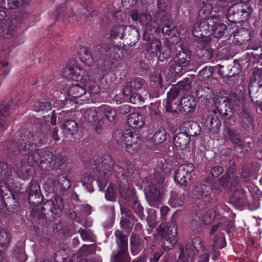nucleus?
<instances>
[{
    "mask_svg": "<svg viewBox=\"0 0 262 262\" xmlns=\"http://www.w3.org/2000/svg\"><path fill=\"white\" fill-rule=\"evenodd\" d=\"M113 173L117 177L123 176L124 169L120 165L115 164L111 157L104 156L101 163L98 164L95 174L99 181L103 182Z\"/></svg>",
    "mask_w": 262,
    "mask_h": 262,
    "instance_id": "f257e3e1",
    "label": "nucleus"
},
{
    "mask_svg": "<svg viewBox=\"0 0 262 262\" xmlns=\"http://www.w3.org/2000/svg\"><path fill=\"white\" fill-rule=\"evenodd\" d=\"M250 97L252 101L257 105L262 111V71L255 69L248 85Z\"/></svg>",
    "mask_w": 262,
    "mask_h": 262,
    "instance_id": "f03ea898",
    "label": "nucleus"
},
{
    "mask_svg": "<svg viewBox=\"0 0 262 262\" xmlns=\"http://www.w3.org/2000/svg\"><path fill=\"white\" fill-rule=\"evenodd\" d=\"M61 75L68 79L83 83L89 79L88 72L81 68L75 59L70 60L61 72Z\"/></svg>",
    "mask_w": 262,
    "mask_h": 262,
    "instance_id": "7ed1b4c3",
    "label": "nucleus"
},
{
    "mask_svg": "<svg viewBox=\"0 0 262 262\" xmlns=\"http://www.w3.org/2000/svg\"><path fill=\"white\" fill-rule=\"evenodd\" d=\"M111 37L113 39H124L126 43L130 46L134 45L139 38L138 32L135 28L124 25L114 26L111 30Z\"/></svg>",
    "mask_w": 262,
    "mask_h": 262,
    "instance_id": "20e7f679",
    "label": "nucleus"
},
{
    "mask_svg": "<svg viewBox=\"0 0 262 262\" xmlns=\"http://www.w3.org/2000/svg\"><path fill=\"white\" fill-rule=\"evenodd\" d=\"M29 161L38 164L39 167L43 170L50 171L55 168L56 166V158L54 155L48 151H45L42 156L37 151H33L28 155Z\"/></svg>",
    "mask_w": 262,
    "mask_h": 262,
    "instance_id": "39448f33",
    "label": "nucleus"
},
{
    "mask_svg": "<svg viewBox=\"0 0 262 262\" xmlns=\"http://www.w3.org/2000/svg\"><path fill=\"white\" fill-rule=\"evenodd\" d=\"M159 234L164 238L162 246L164 249H171L177 243L176 235L177 228L174 223L168 226L164 223H161L157 229Z\"/></svg>",
    "mask_w": 262,
    "mask_h": 262,
    "instance_id": "423d86ee",
    "label": "nucleus"
},
{
    "mask_svg": "<svg viewBox=\"0 0 262 262\" xmlns=\"http://www.w3.org/2000/svg\"><path fill=\"white\" fill-rule=\"evenodd\" d=\"M118 246L117 253L112 257V262H129L127 252V238L121 231L117 230L115 233Z\"/></svg>",
    "mask_w": 262,
    "mask_h": 262,
    "instance_id": "0eeeda50",
    "label": "nucleus"
},
{
    "mask_svg": "<svg viewBox=\"0 0 262 262\" xmlns=\"http://www.w3.org/2000/svg\"><path fill=\"white\" fill-rule=\"evenodd\" d=\"M190 60L189 51H180L173 58L174 63L170 66L169 71L174 76L179 75L182 71L183 67L187 66Z\"/></svg>",
    "mask_w": 262,
    "mask_h": 262,
    "instance_id": "6e6552de",
    "label": "nucleus"
},
{
    "mask_svg": "<svg viewBox=\"0 0 262 262\" xmlns=\"http://www.w3.org/2000/svg\"><path fill=\"white\" fill-rule=\"evenodd\" d=\"M194 170V166L190 163L180 165L175 172L174 179L176 183L180 187L185 186L190 179L191 173Z\"/></svg>",
    "mask_w": 262,
    "mask_h": 262,
    "instance_id": "1a4fd4ad",
    "label": "nucleus"
},
{
    "mask_svg": "<svg viewBox=\"0 0 262 262\" xmlns=\"http://www.w3.org/2000/svg\"><path fill=\"white\" fill-rule=\"evenodd\" d=\"M121 141L125 145L126 150L130 154L140 147V139L137 135L129 130H124L121 136Z\"/></svg>",
    "mask_w": 262,
    "mask_h": 262,
    "instance_id": "9d476101",
    "label": "nucleus"
},
{
    "mask_svg": "<svg viewBox=\"0 0 262 262\" xmlns=\"http://www.w3.org/2000/svg\"><path fill=\"white\" fill-rule=\"evenodd\" d=\"M214 17L204 19L194 26L193 34L198 38L207 37L212 34V28L214 24Z\"/></svg>",
    "mask_w": 262,
    "mask_h": 262,
    "instance_id": "9b49d317",
    "label": "nucleus"
},
{
    "mask_svg": "<svg viewBox=\"0 0 262 262\" xmlns=\"http://www.w3.org/2000/svg\"><path fill=\"white\" fill-rule=\"evenodd\" d=\"M144 191L149 204L151 206L158 207L162 202V195L160 191L151 183L145 186Z\"/></svg>",
    "mask_w": 262,
    "mask_h": 262,
    "instance_id": "f8f14e48",
    "label": "nucleus"
},
{
    "mask_svg": "<svg viewBox=\"0 0 262 262\" xmlns=\"http://www.w3.org/2000/svg\"><path fill=\"white\" fill-rule=\"evenodd\" d=\"M221 122L216 115V110L210 112L206 118L204 125L205 128L213 134L218 132Z\"/></svg>",
    "mask_w": 262,
    "mask_h": 262,
    "instance_id": "ddd939ff",
    "label": "nucleus"
},
{
    "mask_svg": "<svg viewBox=\"0 0 262 262\" xmlns=\"http://www.w3.org/2000/svg\"><path fill=\"white\" fill-rule=\"evenodd\" d=\"M53 186L52 191L64 192L71 186V181L66 174H58L56 180L53 181Z\"/></svg>",
    "mask_w": 262,
    "mask_h": 262,
    "instance_id": "4468645a",
    "label": "nucleus"
},
{
    "mask_svg": "<svg viewBox=\"0 0 262 262\" xmlns=\"http://www.w3.org/2000/svg\"><path fill=\"white\" fill-rule=\"evenodd\" d=\"M143 37L146 40V51L150 54L157 56L161 48V42L158 39L150 36L144 35Z\"/></svg>",
    "mask_w": 262,
    "mask_h": 262,
    "instance_id": "2eb2a0df",
    "label": "nucleus"
},
{
    "mask_svg": "<svg viewBox=\"0 0 262 262\" xmlns=\"http://www.w3.org/2000/svg\"><path fill=\"white\" fill-rule=\"evenodd\" d=\"M190 140V138L181 130L173 138V144L178 150L186 149L189 145Z\"/></svg>",
    "mask_w": 262,
    "mask_h": 262,
    "instance_id": "dca6fc26",
    "label": "nucleus"
},
{
    "mask_svg": "<svg viewBox=\"0 0 262 262\" xmlns=\"http://www.w3.org/2000/svg\"><path fill=\"white\" fill-rule=\"evenodd\" d=\"M180 130L184 132L190 138V137H193L199 135L200 133L201 128L199 125L196 122L194 121H186L181 125Z\"/></svg>",
    "mask_w": 262,
    "mask_h": 262,
    "instance_id": "f3484780",
    "label": "nucleus"
},
{
    "mask_svg": "<svg viewBox=\"0 0 262 262\" xmlns=\"http://www.w3.org/2000/svg\"><path fill=\"white\" fill-rule=\"evenodd\" d=\"M211 192L212 189L210 186L200 184L193 188L191 192V196L195 199H203L209 195Z\"/></svg>",
    "mask_w": 262,
    "mask_h": 262,
    "instance_id": "a211bd4d",
    "label": "nucleus"
},
{
    "mask_svg": "<svg viewBox=\"0 0 262 262\" xmlns=\"http://www.w3.org/2000/svg\"><path fill=\"white\" fill-rule=\"evenodd\" d=\"M11 235L9 231L4 228L0 229V257L3 253L6 255L5 251L7 250L10 245Z\"/></svg>",
    "mask_w": 262,
    "mask_h": 262,
    "instance_id": "6ab92c4d",
    "label": "nucleus"
},
{
    "mask_svg": "<svg viewBox=\"0 0 262 262\" xmlns=\"http://www.w3.org/2000/svg\"><path fill=\"white\" fill-rule=\"evenodd\" d=\"M194 252L193 247L189 244L186 245L185 249L181 248V252L177 262H193Z\"/></svg>",
    "mask_w": 262,
    "mask_h": 262,
    "instance_id": "aec40b11",
    "label": "nucleus"
},
{
    "mask_svg": "<svg viewBox=\"0 0 262 262\" xmlns=\"http://www.w3.org/2000/svg\"><path fill=\"white\" fill-rule=\"evenodd\" d=\"M82 117L90 123L96 122L99 119L101 115V109L99 107L90 108L81 111Z\"/></svg>",
    "mask_w": 262,
    "mask_h": 262,
    "instance_id": "412c9836",
    "label": "nucleus"
},
{
    "mask_svg": "<svg viewBox=\"0 0 262 262\" xmlns=\"http://www.w3.org/2000/svg\"><path fill=\"white\" fill-rule=\"evenodd\" d=\"M179 103V107H182L183 111L186 113L193 111L196 106L194 98L189 95L183 96Z\"/></svg>",
    "mask_w": 262,
    "mask_h": 262,
    "instance_id": "4be33fe9",
    "label": "nucleus"
},
{
    "mask_svg": "<svg viewBox=\"0 0 262 262\" xmlns=\"http://www.w3.org/2000/svg\"><path fill=\"white\" fill-rule=\"evenodd\" d=\"M217 100H221L231 106V105H235L239 102V98L234 93L222 92L217 94Z\"/></svg>",
    "mask_w": 262,
    "mask_h": 262,
    "instance_id": "5701e85b",
    "label": "nucleus"
},
{
    "mask_svg": "<svg viewBox=\"0 0 262 262\" xmlns=\"http://www.w3.org/2000/svg\"><path fill=\"white\" fill-rule=\"evenodd\" d=\"M145 123L143 116L139 113H131L128 116L127 123L134 128H140Z\"/></svg>",
    "mask_w": 262,
    "mask_h": 262,
    "instance_id": "b1692460",
    "label": "nucleus"
},
{
    "mask_svg": "<svg viewBox=\"0 0 262 262\" xmlns=\"http://www.w3.org/2000/svg\"><path fill=\"white\" fill-rule=\"evenodd\" d=\"M161 21L162 26V31L164 34L168 36H174L176 35V29L172 27V20L170 17L158 18Z\"/></svg>",
    "mask_w": 262,
    "mask_h": 262,
    "instance_id": "393cba45",
    "label": "nucleus"
},
{
    "mask_svg": "<svg viewBox=\"0 0 262 262\" xmlns=\"http://www.w3.org/2000/svg\"><path fill=\"white\" fill-rule=\"evenodd\" d=\"M158 13L157 18L170 17V0H158Z\"/></svg>",
    "mask_w": 262,
    "mask_h": 262,
    "instance_id": "a878e982",
    "label": "nucleus"
},
{
    "mask_svg": "<svg viewBox=\"0 0 262 262\" xmlns=\"http://www.w3.org/2000/svg\"><path fill=\"white\" fill-rule=\"evenodd\" d=\"M231 201L238 207L244 205L246 203V198L244 190L242 189L236 190L231 198Z\"/></svg>",
    "mask_w": 262,
    "mask_h": 262,
    "instance_id": "bb28decb",
    "label": "nucleus"
},
{
    "mask_svg": "<svg viewBox=\"0 0 262 262\" xmlns=\"http://www.w3.org/2000/svg\"><path fill=\"white\" fill-rule=\"evenodd\" d=\"M217 101L219 104L217 106L216 110H215L216 112L217 111L224 118L230 119L233 115L232 107L221 100Z\"/></svg>",
    "mask_w": 262,
    "mask_h": 262,
    "instance_id": "cd10ccee",
    "label": "nucleus"
},
{
    "mask_svg": "<svg viewBox=\"0 0 262 262\" xmlns=\"http://www.w3.org/2000/svg\"><path fill=\"white\" fill-rule=\"evenodd\" d=\"M214 24L212 28V34L216 38H221L224 34L226 30V26L224 23H221L220 21L215 17L214 18Z\"/></svg>",
    "mask_w": 262,
    "mask_h": 262,
    "instance_id": "c85d7f7f",
    "label": "nucleus"
},
{
    "mask_svg": "<svg viewBox=\"0 0 262 262\" xmlns=\"http://www.w3.org/2000/svg\"><path fill=\"white\" fill-rule=\"evenodd\" d=\"M68 94L73 98H80V100H84L85 91L82 86L79 84H75L70 86L68 91Z\"/></svg>",
    "mask_w": 262,
    "mask_h": 262,
    "instance_id": "c756f323",
    "label": "nucleus"
},
{
    "mask_svg": "<svg viewBox=\"0 0 262 262\" xmlns=\"http://www.w3.org/2000/svg\"><path fill=\"white\" fill-rule=\"evenodd\" d=\"M79 55L81 61L88 66H91L94 61L90 50L85 47H81L79 50Z\"/></svg>",
    "mask_w": 262,
    "mask_h": 262,
    "instance_id": "7c9ffc66",
    "label": "nucleus"
},
{
    "mask_svg": "<svg viewBox=\"0 0 262 262\" xmlns=\"http://www.w3.org/2000/svg\"><path fill=\"white\" fill-rule=\"evenodd\" d=\"M70 11V13H68V15L69 17H71L73 19L76 20H78V19H81L82 18L83 15L86 17H89L88 13H90V14H91L92 16L93 15H97V12H95V11H93V13H94L93 14H91V13L92 12V9L91 8H90V10H88L85 8H81L76 13L73 12L72 10H71Z\"/></svg>",
    "mask_w": 262,
    "mask_h": 262,
    "instance_id": "2f4dec72",
    "label": "nucleus"
},
{
    "mask_svg": "<svg viewBox=\"0 0 262 262\" xmlns=\"http://www.w3.org/2000/svg\"><path fill=\"white\" fill-rule=\"evenodd\" d=\"M196 95L199 98L210 100L212 98L213 93L210 88L208 86L198 85L196 89Z\"/></svg>",
    "mask_w": 262,
    "mask_h": 262,
    "instance_id": "473e14b6",
    "label": "nucleus"
},
{
    "mask_svg": "<svg viewBox=\"0 0 262 262\" xmlns=\"http://www.w3.org/2000/svg\"><path fill=\"white\" fill-rule=\"evenodd\" d=\"M13 33V27L9 21L0 22V36L9 38Z\"/></svg>",
    "mask_w": 262,
    "mask_h": 262,
    "instance_id": "72a5a7b5",
    "label": "nucleus"
},
{
    "mask_svg": "<svg viewBox=\"0 0 262 262\" xmlns=\"http://www.w3.org/2000/svg\"><path fill=\"white\" fill-rule=\"evenodd\" d=\"M24 0H0V7L4 9H14L25 5Z\"/></svg>",
    "mask_w": 262,
    "mask_h": 262,
    "instance_id": "f704fd0d",
    "label": "nucleus"
},
{
    "mask_svg": "<svg viewBox=\"0 0 262 262\" xmlns=\"http://www.w3.org/2000/svg\"><path fill=\"white\" fill-rule=\"evenodd\" d=\"M32 163L31 161H28L27 163L21 162L20 167L17 171V174L20 178L24 180L28 178L31 170L32 169V167L31 166Z\"/></svg>",
    "mask_w": 262,
    "mask_h": 262,
    "instance_id": "c9c22d12",
    "label": "nucleus"
},
{
    "mask_svg": "<svg viewBox=\"0 0 262 262\" xmlns=\"http://www.w3.org/2000/svg\"><path fill=\"white\" fill-rule=\"evenodd\" d=\"M64 133L69 135H74L77 132L78 125L73 120H67L62 125Z\"/></svg>",
    "mask_w": 262,
    "mask_h": 262,
    "instance_id": "e433bc0d",
    "label": "nucleus"
},
{
    "mask_svg": "<svg viewBox=\"0 0 262 262\" xmlns=\"http://www.w3.org/2000/svg\"><path fill=\"white\" fill-rule=\"evenodd\" d=\"M130 242L132 254L134 255H137L142 247L141 239L138 235H134L130 237Z\"/></svg>",
    "mask_w": 262,
    "mask_h": 262,
    "instance_id": "4c0bfd02",
    "label": "nucleus"
},
{
    "mask_svg": "<svg viewBox=\"0 0 262 262\" xmlns=\"http://www.w3.org/2000/svg\"><path fill=\"white\" fill-rule=\"evenodd\" d=\"M161 164L162 166L158 165L155 168V178L163 179L165 176L169 173L170 170V168L167 167L168 164L164 161V164L161 161Z\"/></svg>",
    "mask_w": 262,
    "mask_h": 262,
    "instance_id": "58836bf2",
    "label": "nucleus"
},
{
    "mask_svg": "<svg viewBox=\"0 0 262 262\" xmlns=\"http://www.w3.org/2000/svg\"><path fill=\"white\" fill-rule=\"evenodd\" d=\"M234 37L238 43H242L243 42L250 39V32L248 30L242 28L237 31L234 34Z\"/></svg>",
    "mask_w": 262,
    "mask_h": 262,
    "instance_id": "ea45409f",
    "label": "nucleus"
},
{
    "mask_svg": "<svg viewBox=\"0 0 262 262\" xmlns=\"http://www.w3.org/2000/svg\"><path fill=\"white\" fill-rule=\"evenodd\" d=\"M121 211L122 217L120 225L122 228H125V224L133 220V216L131 211L126 208H121Z\"/></svg>",
    "mask_w": 262,
    "mask_h": 262,
    "instance_id": "a19ab883",
    "label": "nucleus"
},
{
    "mask_svg": "<svg viewBox=\"0 0 262 262\" xmlns=\"http://www.w3.org/2000/svg\"><path fill=\"white\" fill-rule=\"evenodd\" d=\"M156 144H160L164 142L167 139V133L164 128H159L154 134L152 137Z\"/></svg>",
    "mask_w": 262,
    "mask_h": 262,
    "instance_id": "79ce46f5",
    "label": "nucleus"
},
{
    "mask_svg": "<svg viewBox=\"0 0 262 262\" xmlns=\"http://www.w3.org/2000/svg\"><path fill=\"white\" fill-rule=\"evenodd\" d=\"M229 182V174H227V170L226 173L214 183V187L217 190L220 189L221 187L223 188H227L228 186Z\"/></svg>",
    "mask_w": 262,
    "mask_h": 262,
    "instance_id": "37998d69",
    "label": "nucleus"
},
{
    "mask_svg": "<svg viewBox=\"0 0 262 262\" xmlns=\"http://www.w3.org/2000/svg\"><path fill=\"white\" fill-rule=\"evenodd\" d=\"M101 109V113H103L106 118L111 122L114 120L116 115V111L108 106H102L100 107Z\"/></svg>",
    "mask_w": 262,
    "mask_h": 262,
    "instance_id": "c03bdc74",
    "label": "nucleus"
},
{
    "mask_svg": "<svg viewBox=\"0 0 262 262\" xmlns=\"http://www.w3.org/2000/svg\"><path fill=\"white\" fill-rule=\"evenodd\" d=\"M12 256L17 260L18 262H24L26 259V255L23 248L20 246H16L14 248L12 252Z\"/></svg>",
    "mask_w": 262,
    "mask_h": 262,
    "instance_id": "a18cd8bd",
    "label": "nucleus"
},
{
    "mask_svg": "<svg viewBox=\"0 0 262 262\" xmlns=\"http://www.w3.org/2000/svg\"><path fill=\"white\" fill-rule=\"evenodd\" d=\"M198 55L201 57L204 62H207L212 58L213 52L209 47H205L200 50H198Z\"/></svg>",
    "mask_w": 262,
    "mask_h": 262,
    "instance_id": "49530a36",
    "label": "nucleus"
},
{
    "mask_svg": "<svg viewBox=\"0 0 262 262\" xmlns=\"http://www.w3.org/2000/svg\"><path fill=\"white\" fill-rule=\"evenodd\" d=\"M54 203V214H57L61 212L63 208V203L62 198L56 196L51 199Z\"/></svg>",
    "mask_w": 262,
    "mask_h": 262,
    "instance_id": "de8ad7c7",
    "label": "nucleus"
},
{
    "mask_svg": "<svg viewBox=\"0 0 262 262\" xmlns=\"http://www.w3.org/2000/svg\"><path fill=\"white\" fill-rule=\"evenodd\" d=\"M213 73V69L212 67H205L198 73V77L202 80H206L210 77Z\"/></svg>",
    "mask_w": 262,
    "mask_h": 262,
    "instance_id": "09e8293b",
    "label": "nucleus"
},
{
    "mask_svg": "<svg viewBox=\"0 0 262 262\" xmlns=\"http://www.w3.org/2000/svg\"><path fill=\"white\" fill-rule=\"evenodd\" d=\"M253 12L252 7L248 4H243L242 3L240 13L242 20H246L249 18Z\"/></svg>",
    "mask_w": 262,
    "mask_h": 262,
    "instance_id": "8fccbe9b",
    "label": "nucleus"
},
{
    "mask_svg": "<svg viewBox=\"0 0 262 262\" xmlns=\"http://www.w3.org/2000/svg\"><path fill=\"white\" fill-rule=\"evenodd\" d=\"M150 80L157 84L160 88H162L164 80H166L165 72L164 71H162L158 74L152 75L150 77Z\"/></svg>",
    "mask_w": 262,
    "mask_h": 262,
    "instance_id": "3c124183",
    "label": "nucleus"
},
{
    "mask_svg": "<svg viewBox=\"0 0 262 262\" xmlns=\"http://www.w3.org/2000/svg\"><path fill=\"white\" fill-rule=\"evenodd\" d=\"M0 174L1 177H4L7 181L11 176V169L6 163L3 162H0Z\"/></svg>",
    "mask_w": 262,
    "mask_h": 262,
    "instance_id": "603ef678",
    "label": "nucleus"
},
{
    "mask_svg": "<svg viewBox=\"0 0 262 262\" xmlns=\"http://www.w3.org/2000/svg\"><path fill=\"white\" fill-rule=\"evenodd\" d=\"M169 204L173 207L182 206L183 204L182 196L172 194L169 200Z\"/></svg>",
    "mask_w": 262,
    "mask_h": 262,
    "instance_id": "864d4df0",
    "label": "nucleus"
},
{
    "mask_svg": "<svg viewBox=\"0 0 262 262\" xmlns=\"http://www.w3.org/2000/svg\"><path fill=\"white\" fill-rule=\"evenodd\" d=\"M116 190L114 186L110 184L106 190L105 196L107 200L114 202L116 200Z\"/></svg>",
    "mask_w": 262,
    "mask_h": 262,
    "instance_id": "5fc2aeb1",
    "label": "nucleus"
},
{
    "mask_svg": "<svg viewBox=\"0 0 262 262\" xmlns=\"http://www.w3.org/2000/svg\"><path fill=\"white\" fill-rule=\"evenodd\" d=\"M159 53H160L159 59L161 61H163L165 59L169 58L170 56L171 50L170 47L168 45H164L162 48L161 47Z\"/></svg>",
    "mask_w": 262,
    "mask_h": 262,
    "instance_id": "6e6d98bb",
    "label": "nucleus"
},
{
    "mask_svg": "<svg viewBox=\"0 0 262 262\" xmlns=\"http://www.w3.org/2000/svg\"><path fill=\"white\" fill-rule=\"evenodd\" d=\"M227 174H229V180L231 181V185L233 187L237 185L239 182L238 177L235 173V168L232 166L227 169Z\"/></svg>",
    "mask_w": 262,
    "mask_h": 262,
    "instance_id": "4d7b16f0",
    "label": "nucleus"
},
{
    "mask_svg": "<svg viewBox=\"0 0 262 262\" xmlns=\"http://www.w3.org/2000/svg\"><path fill=\"white\" fill-rule=\"evenodd\" d=\"M191 81L188 78H184L183 80L178 82L174 86L177 87V89L180 91L182 90H189L191 88Z\"/></svg>",
    "mask_w": 262,
    "mask_h": 262,
    "instance_id": "13d9d810",
    "label": "nucleus"
},
{
    "mask_svg": "<svg viewBox=\"0 0 262 262\" xmlns=\"http://www.w3.org/2000/svg\"><path fill=\"white\" fill-rule=\"evenodd\" d=\"M164 106L167 112L173 113L175 112L179 108V103L178 101H169L167 100Z\"/></svg>",
    "mask_w": 262,
    "mask_h": 262,
    "instance_id": "bf43d9fd",
    "label": "nucleus"
},
{
    "mask_svg": "<svg viewBox=\"0 0 262 262\" xmlns=\"http://www.w3.org/2000/svg\"><path fill=\"white\" fill-rule=\"evenodd\" d=\"M226 245L224 237L223 235H216L213 238V247L216 249H222Z\"/></svg>",
    "mask_w": 262,
    "mask_h": 262,
    "instance_id": "052dcab7",
    "label": "nucleus"
},
{
    "mask_svg": "<svg viewBox=\"0 0 262 262\" xmlns=\"http://www.w3.org/2000/svg\"><path fill=\"white\" fill-rule=\"evenodd\" d=\"M180 90L174 85L173 86L167 93V100L168 101H177L176 98L179 96Z\"/></svg>",
    "mask_w": 262,
    "mask_h": 262,
    "instance_id": "680f3d73",
    "label": "nucleus"
},
{
    "mask_svg": "<svg viewBox=\"0 0 262 262\" xmlns=\"http://www.w3.org/2000/svg\"><path fill=\"white\" fill-rule=\"evenodd\" d=\"M215 216L213 210H208L204 214L202 220L205 224H209L213 222Z\"/></svg>",
    "mask_w": 262,
    "mask_h": 262,
    "instance_id": "e2e57ef3",
    "label": "nucleus"
},
{
    "mask_svg": "<svg viewBox=\"0 0 262 262\" xmlns=\"http://www.w3.org/2000/svg\"><path fill=\"white\" fill-rule=\"evenodd\" d=\"M28 200L31 204L38 206L42 203L43 200L40 193H36V194H30L28 196Z\"/></svg>",
    "mask_w": 262,
    "mask_h": 262,
    "instance_id": "0e129e2a",
    "label": "nucleus"
},
{
    "mask_svg": "<svg viewBox=\"0 0 262 262\" xmlns=\"http://www.w3.org/2000/svg\"><path fill=\"white\" fill-rule=\"evenodd\" d=\"M36 193H40L39 186L36 182H31L28 186V196L30 194H36Z\"/></svg>",
    "mask_w": 262,
    "mask_h": 262,
    "instance_id": "69168bd1",
    "label": "nucleus"
},
{
    "mask_svg": "<svg viewBox=\"0 0 262 262\" xmlns=\"http://www.w3.org/2000/svg\"><path fill=\"white\" fill-rule=\"evenodd\" d=\"M139 21L144 26L149 25L151 21V15L147 12H144L140 15Z\"/></svg>",
    "mask_w": 262,
    "mask_h": 262,
    "instance_id": "338daca9",
    "label": "nucleus"
},
{
    "mask_svg": "<svg viewBox=\"0 0 262 262\" xmlns=\"http://www.w3.org/2000/svg\"><path fill=\"white\" fill-rule=\"evenodd\" d=\"M128 83L129 86L134 90L140 89L143 86V80L140 78H135Z\"/></svg>",
    "mask_w": 262,
    "mask_h": 262,
    "instance_id": "774afa93",
    "label": "nucleus"
}]
</instances>
